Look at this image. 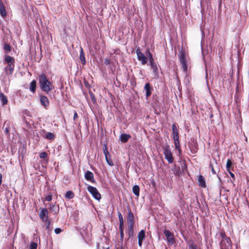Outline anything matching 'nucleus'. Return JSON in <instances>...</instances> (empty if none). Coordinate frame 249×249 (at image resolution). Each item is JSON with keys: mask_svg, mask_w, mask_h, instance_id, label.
I'll return each mask as SVG.
<instances>
[{"mask_svg": "<svg viewBox=\"0 0 249 249\" xmlns=\"http://www.w3.org/2000/svg\"><path fill=\"white\" fill-rule=\"evenodd\" d=\"M89 94L90 98V99H91L92 102L93 104L96 103V99L95 98L94 94L91 91H89Z\"/></svg>", "mask_w": 249, "mask_h": 249, "instance_id": "30", "label": "nucleus"}, {"mask_svg": "<svg viewBox=\"0 0 249 249\" xmlns=\"http://www.w3.org/2000/svg\"><path fill=\"white\" fill-rule=\"evenodd\" d=\"M105 63H106V65L108 64H109V61L107 60H105Z\"/></svg>", "mask_w": 249, "mask_h": 249, "instance_id": "51", "label": "nucleus"}, {"mask_svg": "<svg viewBox=\"0 0 249 249\" xmlns=\"http://www.w3.org/2000/svg\"><path fill=\"white\" fill-rule=\"evenodd\" d=\"M233 167L232 166V162L231 160L228 159L226 163V170L227 171H230L231 170H233Z\"/></svg>", "mask_w": 249, "mask_h": 249, "instance_id": "26", "label": "nucleus"}, {"mask_svg": "<svg viewBox=\"0 0 249 249\" xmlns=\"http://www.w3.org/2000/svg\"><path fill=\"white\" fill-rule=\"evenodd\" d=\"M136 53L137 54L138 60L141 62L142 65H144L146 64L148 61V58L141 52L139 48L136 49Z\"/></svg>", "mask_w": 249, "mask_h": 249, "instance_id": "10", "label": "nucleus"}, {"mask_svg": "<svg viewBox=\"0 0 249 249\" xmlns=\"http://www.w3.org/2000/svg\"><path fill=\"white\" fill-rule=\"evenodd\" d=\"M220 236L221 237V240H225V239H227V238H229V237L227 236V235L226 234V233H225V232L224 231H221L220 232Z\"/></svg>", "mask_w": 249, "mask_h": 249, "instance_id": "33", "label": "nucleus"}, {"mask_svg": "<svg viewBox=\"0 0 249 249\" xmlns=\"http://www.w3.org/2000/svg\"><path fill=\"white\" fill-rule=\"evenodd\" d=\"M40 212L38 214L39 217L44 223L46 230L50 231L51 221L49 219V212L47 208H40Z\"/></svg>", "mask_w": 249, "mask_h": 249, "instance_id": "4", "label": "nucleus"}, {"mask_svg": "<svg viewBox=\"0 0 249 249\" xmlns=\"http://www.w3.org/2000/svg\"><path fill=\"white\" fill-rule=\"evenodd\" d=\"M120 232V240L122 243L123 242L124 237V231H121Z\"/></svg>", "mask_w": 249, "mask_h": 249, "instance_id": "40", "label": "nucleus"}, {"mask_svg": "<svg viewBox=\"0 0 249 249\" xmlns=\"http://www.w3.org/2000/svg\"><path fill=\"white\" fill-rule=\"evenodd\" d=\"M87 189L95 199L99 200L101 198V194L96 188L91 186H89Z\"/></svg>", "mask_w": 249, "mask_h": 249, "instance_id": "9", "label": "nucleus"}, {"mask_svg": "<svg viewBox=\"0 0 249 249\" xmlns=\"http://www.w3.org/2000/svg\"><path fill=\"white\" fill-rule=\"evenodd\" d=\"M53 194L51 192L48 193L44 195V199H42L43 201H51L52 200Z\"/></svg>", "mask_w": 249, "mask_h": 249, "instance_id": "24", "label": "nucleus"}, {"mask_svg": "<svg viewBox=\"0 0 249 249\" xmlns=\"http://www.w3.org/2000/svg\"><path fill=\"white\" fill-rule=\"evenodd\" d=\"M118 218L119 220V224L120 223H124V219L123 215L120 212H118Z\"/></svg>", "mask_w": 249, "mask_h": 249, "instance_id": "34", "label": "nucleus"}, {"mask_svg": "<svg viewBox=\"0 0 249 249\" xmlns=\"http://www.w3.org/2000/svg\"><path fill=\"white\" fill-rule=\"evenodd\" d=\"M151 65V67L153 68V69H154V68H157V65L155 63H152L150 64Z\"/></svg>", "mask_w": 249, "mask_h": 249, "instance_id": "47", "label": "nucleus"}, {"mask_svg": "<svg viewBox=\"0 0 249 249\" xmlns=\"http://www.w3.org/2000/svg\"><path fill=\"white\" fill-rule=\"evenodd\" d=\"M0 100L3 105H5L8 103V100L6 96L2 92L0 93Z\"/></svg>", "mask_w": 249, "mask_h": 249, "instance_id": "23", "label": "nucleus"}, {"mask_svg": "<svg viewBox=\"0 0 249 249\" xmlns=\"http://www.w3.org/2000/svg\"><path fill=\"white\" fill-rule=\"evenodd\" d=\"M178 57L180 64L182 66V68L183 72L185 73L187 72V61L186 59V56L184 51L181 50L179 52L178 54Z\"/></svg>", "mask_w": 249, "mask_h": 249, "instance_id": "5", "label": "nucleus"}, {"mask_svg": "<svg viewBox=\"0 0 249 249\" xmlns=\"http://www.w3.org/2000/svg\"><path fill=\"white\" fill-rule=\"evenodd\" d=\"M50 211L53 214H57L59 212V205L55 204H50L49 207Z\"/></svg>", "mask_w": 249, "mask_h": 249, "instance_id": "16", "label": "nucleus"}, {"mask_svg": "<svg viewBox=\"0 0 249 249\" xmlns=\"http://www.w3.org/2000/svg\"><path fill=\"white\" fill-rule=\"evenodd\" d=\"M85 178L87 180L89 181L92 183H95V182L93 173L89 171H87L85 173Z\"/></svg>", "mask_w": 249, "mask_h": 249, "instance_id": "14", "label": "nucleus"}, {"mask_svg": "<svg viewBox=\"0 0 249 249\" xmlns=\"http://www.w3.org/2000/svg\"><path fill=\"white\" fill-rule=\"evenodd\" d=\"M62 230L59 228H57L54 229V232L58 234L62 232Z\"/></svg>", "mask_w": 249, "mask_h": 249, "instance_id": "39", "label": "nucleus"}, {"mask_svg": "<svg viewBox=\"0 0 249 249\" xmlns=\"http://www.w3.org/2000/svg\"><path fill=\"white\" fill-rule=\"evenodd\" d=\"M127 229L126 233L129 238L134 236V215L131 211L130 207L127 208Z\"/></svg>", "mask_w": 249, "mask_h": 249, "instance_id": "2", "label": "nucleus"}, {"mask_svg": "<svg viewBox=\"0 0 249 249\" xmlns=\"http://www.w3.org/2000/svg\"><path fill=\"white\" fill-rule=\"evenodd\" d=\"M172 132L178 131L177 126L175 124H173L172 125Z\"/></svg>", "mask_w": 249, "mask_h": 249, "instance_id": "38", "label": "nucleus"}, {"mask_svg": "<svg viewBox=\"0 0 249 249\" xmlns=\"http://www.w3.org/2000/svg\"><path fill=\"white\" fill-rule=\"evenodd\" d=\"M78 114L77 113V112L74 111V115H73V120L75 121L76 119H77L78 118Z\"/></svg>", "mask_w": 249, "mask_h": 249, "instance_id": "45", "label": "nucleus"}, {"mask_svg": "<svg viewBox=\"0 0 249 249\" xmlns=\"http://www.w3.org/2000/svg\"><path fill=\"white\" fill-rule=\"evenodd\" d=\"M36 82L35 80H33L30 84L29 89L33 93L36 91Z\"/></svg>", "mask_w": 249, "mask_h": 249, "instance_id": "21", "label": "nucleus"}, {"mask_svg": "<svg viewBox=\"0 0 249 249\" xmlns=\"http://www.w3.org/2000/svg\"><path fill=\"white\" fill-rule=\"evenodd\" d=\"M131 137L130 134H122L120 135L119 140L123 143L127 142L128 140Z\"/></svg>", "mask_w": 249, "mask_h": 249, "instance_id": "18", "label": "nucleus"}, {"mask_svg": "<svg viewBox=\"0 0 249 249\" xmlns=\"http://www.w3.org/2000/svg\"><path fill=\"white\" fill-rule=\"evenodd\" d=\"M149 60L150 64H152V63H155V61H154V60L153 58H149Z\"/></svg>", "mask_w": 249, "mask_h": 249, "instance_id": "48", "label": "nucleus"}, {"mask_svg": "<svg viewBox=\"0 0 249 249\" xmlns=\"http://www.w3.org/2000/svg\"><path fill=\"white\" fill-rule=\"evenodd\" d=\"M133 194L137 197L140 196V187L138 185H135L132 188Z\"/></svg>", "mask_w": 249, "mask_h": 249, "instance_id": "25", "label": "nucleus"}, {"mask_svg": "<svg viewBox=\"0 0 249 249\" xmlns=\"http://www.w3.org/2000/svg\"><path fill=\"white\" fill-rule=\"evenodd\" d=\"M163 233L166 237L167 242L171 245H173L175 243V239L173 233L169 230L165 229Z\"/></svg>", "mask_w": 249, "mask_h": 249, "instance_id": "12", "label": "nucleus"}, {"mask_svg": "<svg viewBox=\"0 0 249 249\" xmlns=\"http://www.w3.org/2000/svg\"><path fill=\"white\" fill-rule=\"evenodd\" d=\"M122 249V248H121V249Z\"/></svg>", "mask_w": 249, "mask_h": 249, "instance_id": "53", "label": "nucleus"}, {"mask_svg": "<svg viewBox=\"0 0 249 249\" xmlns=\"http://www.w3.org/2000/svg\"><path fill=\"white\" fill-rule=\"evenodd\" d=\"M124 223L119 224V229L120 231H124Z\"/></svg>", "mask_w": 249, "mask_h": 249, "instance_id": "42", "label": "nucleus"}, {"mask_svg": "<svg viewBox=\"0 0 249 249\" xmlns=\"http://www.w3.org/2000/svg\"><path fill=\"white\" fill-rule=\"evenodd\" d=\"M188 146L192 154H195L197 152L198 150L197 141L194 138H192L188 142Z\"/></svg>", "mask_w": 249, "mask_h": 249, "instance_id": "7", "label": "nucleus"}, {"mask_svg": "<svg viewBox=\"0 0 249 249\" xmlns=\"http://www.w3.org/2000/svg\"><path fill=\"white\" fill-rule=\"evenodd\" d=\"M144 89L146 90V96L147 97H149L151 94V87L149 83L145 84Z\"/></svg>", "mask_w": 249, "mask_h": 249, "instance_id": "20", "label": "nucleus"}, {"mask_svg": "<svg viewBox=\"0 0 249 249\" xmlns=\"http://www.w3.org/2000/svg\"><path fill=\"white\" fill-rule=\"evenodd\" d=\"M14 58L9 55H6L4 57V63L7 64V66L5 67V74L7 75H12L15 69Z\"/></svg>", "mask_w": 249, "mask_h": 249, "instance_id": "3", "label": "nucleus"}, {"mask_svg": "<svg viewBox=\"0 0 249 249\" xmlns=\"http://www.w3.org/2000/svg\"><path fill=\"white\" fill-rule=\"evenodd\" d=\"M146 54L148 55V58H153V55L151 52H150L149 50H147L146 51Z\"/></svg>", "mask_w": 249, "mask_h": 249, "instance_id": "41", "label": "nucleus"}, {"mask_svg": "<svg viewBox=\"0 0 249 249\" xmlns=\"http://www.w3.org/2000/svg\"><path fill=\"white\" fill-rule=\"evenodd\" d=\"M173 139L179 138L178 131L172 132Z\"/></svg>", "mask_w": 249, "mask_h": 249, "instance_id": "37", "label": "nucleus"}, {"mask_svg": "<svg viewBox=\"0 0 249 249\" xmlns=\"http://www.w3.org/2000/svg\"><path fill=\"white\" fill-rule=\"evenodd\" d=\"M103 152L105 156L107 162L109 166H113L114 165V163L111 160V155L108 151L107 145L106 144H104L103 146Z\"/></svg>", "mask_w": 249, "mask_h": 249, "instance_id": "11", "label": "nucleus"}, {"mask_svg": "<svg viewBox=\"0 0 249 249\" xmlns=\"http://www.w3.org/2000/svg\"><path fill=\"white\" fill-rule=\"evenodd\" d=\"M38 82L41 89L47 93H49L54 88L53 84L44 73L38 75Z\"/></svg>", "mask_w": 249, "mask_h": 249, "instance_id": "1", "label": "nucleus"}, {"mask_svg": "<svg viewBox=\"0 0 249 249\" xmlns=\"http://www.w3.org/2000/svg\"><path fill=\"white\" fill-rule=\"evenodd\" d=\"M210 166H211V170H212V172L213 173V174H216V172L214 170V168H213V166L212 165V164H210Z\"/></svg>", "mask_w": 249, "mask_h": 249, "instance_id": "46", "label": "nucleus"}, {"mask_svg": "<svg viewBox=\"0 0 249 249\" xmlns=\"http://www.w3.org/2000/svg\"><path fill=\"white\" fill-rule=\"evenodd\" d=\"M173 140L174 142L175 148H179V147H180L179 138H175L173 139Z\"/></svg>", "mask_w": 249, "mask_h": 249, "instance_id": "31", "label": "nucleus"}, {"mask_svg": "<svg viewBox=\"0 0 249 249\" xmlns=\"http://www.w3.org/2000/svg\"><path fill=\"white\" fill-rule=\"evenodd\" d=\"M230 176H231V177L233 178V180H235V176L234 175V174L233 173H232L231 170H230V171H228Z\"/></svg>", "mask_w": 249, "mask_h": 249, "instance_id": "44", "label": "nucleus"}, {"mask_svg": "<svg viewBox=\"0 0 249 249\" xmlns=\"http://www.w3.org/2000/svg\"><path fill=\"white\" fill-rule=\"evenodd\" d=\"M40 102L41 104L45 107H48L50 104L48 98L46 96L43 95H41L40 96Z\"/></svg>", "mask_w": 249, "mask_h": 249, "instance_id": "15", "label": "nucleus"}, {"mask_svg": "<svg viewBox=\"0 0 249 249\" xmlns=\"http://www.w3.org/2000/svg\"><path fill=\"white\" fill-rule=\"evenodd\" d=\"M80 60L81 61V63L83 65L86 64V60L84 55V51L82 48H81L80 52V56H79Z\"/></svg>", "mask_w": 249, "mask_h": 249, "instance_id": "22", "label": "nucleus"}, {"mask_svg": "<svg viewBox=\"0 0 249 249\" xmlns=\"http://www.w3.org/2000/svg\"><path fill=\"white\" fill-rule=\"evenodd\" d=\"M189 249H197L196 245L193 241H192L191 242L189 243Z\"/></svg>", "mask_w": 249, "mask_h": 249, "instance_id": "32", "label": "nucleus"}, {"mask_svg": "<svg viewBox=\"0 0 249 249\" xmlns=\"http://www.w3.org/2000/svg\"><path fill=\"white\" fill-rule=\"evenodd\" d=\"M3 49L5 53H9L11 51L12 48L9 44L6 43L4 45Z\"/></svg>", "mask_w": 249, "mask_h": 249, "instance_id": "29", "label": "nucleus"}, {"mask_svg": "<svg viewBox=\"0 0 249 249\" xmlns=\"http://www.w3.org/2000/svg\"><path fill=\"white\" fill-rule=\"evenodd\" d=\"M145 238V231L143 230H141L138 233V245L140 247L142 246V241Z\"/></svg>", "mask_w": 249, "mask_h": 249, "instance_id": "13", "label": "nucleus"}, {"mask_svg": "<svg viewBox=\"0 0 249 249\" xmlns=\"http://www.w3.org/2000/svg\"><path fill=\"white\" fill-rule=\"evenodd\" d=\"M5 132L6 133V134L8 133L9 132V130H8V128H6L5 129Z\"/></svg>", "mask_w": 249, "mask_h": 249, "instance_id": "50", "label": "nucleus"}, {"mask_svg": "<svg viewBox=\"0 0 249 249\" xmlns=\"http://www.w3.org/2000/svg\"><path fill=\"white\" fill-rule=\"evenodd\" d=\"M47 156L48 154L46 152H41L39 154V157L41 159H45Z\"/></svg>", "mask_w": 249, "mask_h": 249, "instance_id": "36", "label": "nucleus"}, {"mask_svg": "<svg viewBox=\"0 0 249 249\" xmlns=\"http://www.w3.org/2000/svg\"><path fill=\"white\" fill-rule=\"evenodd\" d=\"M220 249H231L232 242L230 238L221 240L219 243Z\"/></svg>", "mask_w": 249, "mask_h": 249, "instance_id": "8", "label": "nucleus"}, {"mask_svg": "<svg viewBox=\"0 0 249 249\" xmlns=\"http://www.w3.org/2000/svg\"><path fill=\"white\" fill-rule=\"evenodd\" d=\"M107 249H109V247H107Z\"/></svg>", "mask_w": 249, "mask_h": 249, "instance_id": "52", "label": "nucleus"}, {"mask_svg": "<svg viewBox=\"0 0 249 249\" xmlns=\"http://www.w3.org/2000/svg\"><path fill=\"white\" fill-rule=\"evenodd\" d=\"M163 150L165 159L169 163H173L174 161V158L169 146L167 145L164 147Z\"/></svg>", "mask_w": 249, "mask_h": 249, "instance_id": "6", "label": "nucleus"}, {"mask_svg": "<svg viewBox=\"0 0 249 249\" xmlns=\"http://www.w3.org/2000/svg\"><path fill=\"white\" fill-rule=\"evenodd\" d=\"M198 184L199 186L202 188L206 187L205 178L201 175H199L198 177Z\"/></svg>", "mask_w": 249, "mask_h": 249, "instance_id": "17", "label": "nucleus"}, {"mask_svg": "<svg viewBox=\"0 0 249 249\" xmlns=\"http://www.w3.org/2000/svg\"><path fill=\"white\" fill-rule=\"evenodd\" d=\"M74 196V193L71 191H67L65 194V197L69 199L72 198Z\"/></svg>", "mask_w": 249, "mask_h": 249, "instance_id": "28", "label": "nucleus"}, {"mask_svg": "<svg viewBox=\"0 0 249 249\" xmlns=\"http://www.w3.org/2000/svg\"><path fill=\"white\" fill-rule=\"evenodd\" d=\"M55 137L54 135L52 132H48L46 134L45 136L44 137V138L49 140H53Z\"/></svg>", "mask_w": 249, "mask_h": 249, "instance_id": "27", "label": "nucleus"}, {"mask_svg": "<svg viewBox=\"0 0 249 249\" xmlns=\"http://www.w3.org/2000/svg\"><path fill=\"white\" fill-rule=\"evenodd\" d=\"M149 60L150 64H152V63H155V61H154V60L153 58H149Z\"/></svg>", "mask_w": 249, "mask_h": 249, "instance_id": "49", "label": "nucleus"}, {"mask_svg": "<svg viewBox=\"0 0 249 249\" xmlns=\"http://www.w3.org/2000/svg\"><path fill=\"white\" fill-rule=\"evenodd\" d=\"M178 151V156H180L181 155V147H179V148H176Z\"/></svg>", "mask_w": 249, "mask_h": 249, "instance_id": "43", "label": "nucleus"}, {"mask_svg": "<svg viewBox=\"0 0 249 249\" xmlns=\"http://www.w3.org/2000/svg\"><path fill=\"white\" fill-rule=\"evenodd\" d=\"M37 247V243L35 242H32L30 245L29 249H36Z\"/></svg>", "mask_w": 249, "mask_h": 249, "instance_id": "35", "label": "nucleus"}, {"mask_svg": "<svg viewBox=\"0 0 249 249\" xmlns=\"http://www.w3.org/2000/svg\"><path fill=\"white\" fill-rule=\"evenodd\" d=\"M0 15L2 18L5 17L7 15L5 6L1 0H0Z\"/></svg>", "mask_w": 249, "mask_h": 249, "instance_id": "19", "label": "nucleus"}]
</instances>
